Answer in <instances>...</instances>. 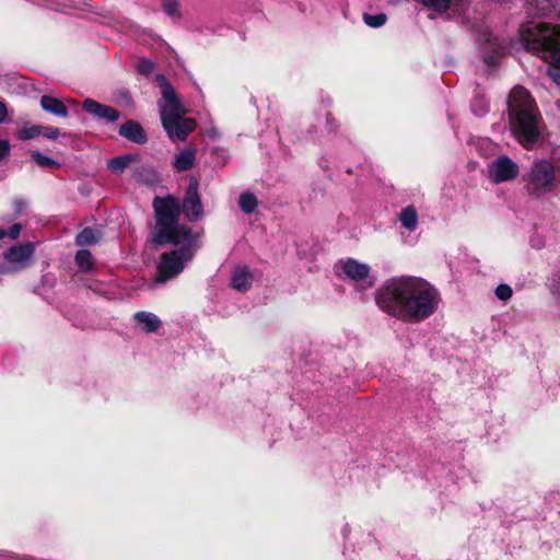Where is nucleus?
<instances>
[{"label": "nucleus", "mask_w": 560, "mask_h": 560, "mask_svg": "<svg viewBox=\"0 0 560 560\" xmlns=\"http://www.w3.org/2000/svg\"><path fill=\"white\" fill-rule=\"evenodd\" d=\"M503 48L500 46L495 49V54L497 55H500L502 52Z\"/></svg>", "instance_id": "obj_36"}, {"label": "nucleus", "mask_w": 560, "mask_h": 560, "mask_svg": "<svg viewBox=\"0 0 560 560\" xmlns=\"http://www.w3.org/2000/svg\"><path fill=\"white\" fill-rule=\"evenodd\" d=\"M33 253L34 247L32 244H21L11 247L4 253V259L11 265V267L8 269H0V272L25 268Z\"/></svg>", "instance_id": "obj_9"}, {"label": "nucleus", "mask_w": 560, "mask_h": 560, "mask_svg": "<svg viewBox=\"0 0 560 560\" xmlns=\"http://www.w3.org/2000/svg\"><path fill=\"white\" fill-rule=\"evenodd\" d=\"M489 177L494 183L509 182L517 177L518 165L513 162L509 156L501 155L492 161L489 166Z\"/></svg>", "instance_id": "obj_8"}, {"label": "nucleus", "mask_w": 560, "mask_h": 560, "mask_svg": "<svg viewBox=\"0 0 560 560\" xmlns=\"http://www.w3.org/2000/svg\"><path fill=\"white\" fill-rule=\"evenodd\" d=\"M149 173H150V175H151V177H152L151 182H153V180L155 179L156 175H155V173H154L153 171H151V170L149 171Z\"/></svg>", "instance_id": "obj_35"}, {"label": "nucleus", "mask_w": 560, "mask_h": 560, "mask_svg": "<svg viewBox=\"0 0 560 560\" xmlns=\"http://www.w3.org/2000/svg\"><path fill=\"white\" fill-rule=\"evenodd\" d=\"M258 206L257 197L249 191L243 192L238 197V207L240 209L246 213L250 214L253 213Z\"/></svg>", "instance_id": "obj_19"}, {"label": "nucleus", "mask_w": 560, "mask_h": 560, "mask_svg": "<svg viewBox=\"0 0 560 560\" xmlns=\"http://www.w3.org/2000/svg\"><path fill=\"white\" fill-rule=\"evenodd\" d=\"M162 8L165 13L171 18H179V3L177 0H164L162 3Z\"/></svg>", "instance_id": "obj_26"}, {"label": "nucleus", "mask_w": 560, "mask_h": 560, "mask_svg": "<svg viewBox=\"0 0 560 560\" xmlns=\"http://www.w3.org/2000/svg\"><path fill=\"white\" fill-rule=\"evenodd\" d=\"M485 61H486L489 66H494V65H495V58H494V57H485Z\"/></svg>", "instance_id": "obj_34"}, {"label": "nucleus", "mask_w": 560, "mask_h": 560, "mask_svg": "<svg viewBox=\"0 0 560 560\" xmlns=\"http://www.w3.org/2000/svg\"><path fill=\"white\" fill-rule=\"evenodd\" d=\"M8 112L5 105L0 102V124L7 118Z\"/></svg>", "instance_id": "obj_33"}, {"label": "nucleus", "mask_w": 560, "mask_h": 560, "mask_svg": "<svg viewBox=\"0 0 560 560\" xmlns=\"http://www.w3.org/2000/svg\"><path fill=\"white\" fill-rule=\"evenodd\" d=\"M375 302L385 313L405 322H422L439 307L440 294L428 281L398 277L386 281L375 292Z\"/></svg>", "instance_id": "obj_1"}, {"label": "nucleus", "mask_w": 560, "mask_h": 560, "mask_svg": "<svg viewBox=\"0 0 560 560\" xmlns=\"http://www.w3.org/2000/svg\"><path fill=\"white\" fill-rule=\"evenodd\" d=\"M253 283V275L245 266H238L231 276V285L233 289L244 292L247 291Z\"/></svg>", "instance_id": "obj_13"}, {"label": "nucleus", "mask_w": 560, "mask_h": 560, "mask_svg": "<svg viewBox=\"0 0 560 560\" xmlns=\"http://www.w3.org/2000/svg\"><path fill=\"white\" fill-rule=\"evenodd\" d=\"M337 270L342 272L346 278L351 280L358 289L364 290L373 287L374 279L371 277L369 265L358 261L353 258L340 260L336 265Z\"/></svg>", "instance_id": "obj_7"}, {"label": "nucleus", "mask_w": 560, "mask_h": 560, "mask_svg": "<svg viewBox=\"0 0 560 560\" xmlns=\"http://www.w3.org/2000/svg\"><path fill=\"white\" fill-rule=\"evenodd\" d=\"M137 68L139 72L149 75L154 70V63L149 59H141L138 62Z\"/></svg>", "instance_id": "obj_30"}, {"label": "nucleus", "mask_w": 560, "mask_h": 560, "mask_svg": "<svg viewBox=\"0 0 560 560\" xmlns=\"http://www.w3.org/2000/svg\"><path fill=\"white\" fill-rule=\"evenodd\" d=\"M156 82L162 92V98L159 101L162 126L172 141H184L195 130L197 122L194 118L184 117L187 109L167 79L159 74L156 75Z\"/></svg>", "instance_id": "obj_5"}, {"label": "nucleus", "mask_w": 560, "mask_h": 560, "mask_svg": "<svg viewBox=\"0 0 560 560\" xmlns=\"http://www.w3.org/2000/svg\"><path fill=\"white\" fill-rule=\"evenodd\" d=\"M66 102H67V103H69V104H72V105H75V104H77V103H75L74 101H72L71 98H67V100H66Z\"/></svg>", "instance_id": "obj_37"}, {"label": "nucleus", "mask_w": 560, "mask_h": 560, "mask_svg": "<svg viewBox=\"0 0 560 560\" xmlns=\"http://www.w3.org/2000/svg\"><path fill=\"white\" fill-rule=\"evenodd\" d=\"M471 108L475 115L482 116L489 110V105L482 98H475Z\"/></svg>", "instance_id": "obj_27"}, {"label": "nucleus", "mask_w": 560, "mask_h": 560, "mask_svg": "<svg viewBox=\"0 0 560 560\" xmlns=\"http://www.w3.org/2000/svg\"><path fill=\"white\" fill-rule=\"evenodd\" d=\"M133 317L145 332H154L161 325L159 317L150 312H137Z\"/></svg>", "instance_id": "obj_15"}, {"label": "nucleus", "mask_w": 560, "mask_h": 560, "mask_svg": "<svg viewBox=\"0 0 560 560\" xmlns=\"http://www.w3.org/2000/svg\"><path fill=\"white\" fill-rule=\"evenodd\" d=\"M96 242H97V235H96L95 231L92 229H89V228L81 231L75 237V243L79 246L91 245Z\"/></svg>", "instance_id": "obj_22"}, {"label": "nucleus", "mask_w": 560, "mask_h": 560, "mask_svg": "<svg viewBox=\"0 0 560 560\" xmlns=\"http://www.w3.org/2000/svg\"><path fill=\"white\" fill-rule=\"evenodd\" d=\"M43 128L39 125H26L18 131L20 140H31L42 135Z\"/></svg>", "instance_id": "obj_21"}, {"label": "nucleus", "mask_w": 560, "mask_h": 560, "mask_svg": "<svg viewBox=\"0 0 560 560\" xmlns=\"http://www.w3.org/2000/svg\"><path fill=\"white\" fill-rule=\"evenodd\" d=\"M119 135L135 143H145L147 136L143 128L135 120H128L119 128Z\"/></svg>", "instance_id": "obj_12"}, {"label": "nucleus", "mask_w": 560, "mask_h": 560, "mask_svg": "<svg viewBox=\"0 0 560 560\" xmlns=\"http://www.w3.org/2000/svg\"><path fill=\"white\" fill-rule=\"evenodd\" d=\"M510 129L525 148L535 143L539 136V117L529 93L515 86L509 97Z\"/></svg>", "instance_id": "obj_4"}, {"label": "nucleus", "mask_w": 560, "mask_h": 560, "mask_svg": "<svg viewBox=\"0 0 560 560\" xmlns=\"http://www.w3.org/2000/svg\"><path fill=\"white\" fill-rule=\"evenodd\" d=\"M183 211L190 221H196L202 215V205L198 195V183L191 180L184 198Z\"/></svg>", "instance_id": "obj_10"}, {"label": "nucleus", "mask_w": 560, "mask_h": 560, "mask_svg": "<svg viewBox=\"0 0 560 560\" xmlns=\"http://www.w3.org/2000/svg\"><path fill=\"white\" fill-rule=\"evenodd\" d=\"M523 179L526 192L537 199L555 192L560 184L557 167L546 159L535 161Z\"/></svg>", "instance_id": "obj_6"}, {"label": "nucleus", "mask_w": 560, "mask_h": 560, "mask_svg": "<svg viewBox=\"0 0 560 560\" xmlns=\"http://www.w3.org/2000/svg\"><path fill=\"white\" fill-rule=\"evenodd\" d=\"M22 226L19 223L13 224L9 231L4 229H0V240L5 236H9L12 240H16L21 233Z\"/></svg>", "instance_id": "obj_28"}, {"label": "nucleus", "mask_w": 560, "mask_h": 560, "mask_svg": "<svg viewBox=\"0 0 560 560\" xmlns=\"http://www.w3.org/2000/svg\"><path fill=\"white\" fill-rule=\"evenodd\" d=\"M363 20H364L365 24L369 25L370 27H380L386 23L387 18L384 13H378V14L365 13L363 15Z\"/></svg>", "instance_id": "obj_25"}, {"label": "nucleus", "mask_w": 560, "mask_h": 560, "mask_svg": "<svg viewBox=\"0 0 560 560\" xmlns=\"http://www.w3.org/2000/svg\"><path fill=\"white\" fill-rule=\"evenodd\" d=\"M31 155L34 159V161L36 162V164L42 167H55V166L59 165L55 160L50 159L49 156H47L38 151L31 152Z\"/></svg>", "instance_id": "obj_24"}, {"label": "nucleus", "mask_w": 560, "mask_h": 560, "mask_svg": "<svg viewBox=\"0 0 560 560\" xmlns=\"http://www.w3.org/2000/svg\"><path fill=\"white\" fill-rule=\"evenodd\" d=\"M195 161V151L186 149L178 153L174 161V166L178 171H187L192 167Z\"/></svg>", "instance_id": "obj_17"}, {"label": "nucleus", "mask_w": 560, "mask_h": 560, "mask_svg": "<svg viewBox=\"0 0 560 560\" xmlns=\"http://www.w3.org/2000/svg\"><path fill=\"white\" fill-rule=\"evenodd\" d=\"M75 262L83 271H88L92 268L93 256L89 250L81 249L75 255Z\"/></svg>", "instance_id": "obj_23"}, {"label": "nucleus", "mask_w": 560, "mask_h": 560, "mask_svg": "<svg viewBox=\"0 0 560 560\" xmlns=\"http://www.w3.org/2000/svg\"><path fill=\"white\" fill-rule=\"evenodd\" d=\"M82 107L90 115L97 117L100 119H104L108 122H113L119 119L120 113L107 105H103L97 103L94 100L86 98L83 101Z\"/></svg>", "instance_id": "obj_11"}, {"label": "nucleus", "mask_w": 560, "mask_h": 560, "mask_svg": "<svg viewBox=\"0 0 560 560\" xmlns=\"http://www.w3.org/2000/svg\"><path fill=\"white\" fill-rule=\"evenodd\" d=\"M495 296L499 300L506 301L512 296V289L508 284H500L495 289Z\"/></svg>", "instance_id": "obj_29"}, {"label": "nucleus", "mask_w": 560, "mask_h": 560, "mask_svg": "<svg viewBox=\"0 0 560 560\" xmlns=\"http://www.w3.org/2000/svg\"><path fill=\"white\" fill-rule=\"evenodd\" d=\"M42 128H43V131H42L40 136H43L47 139L56 140L60 136V130L56 127L42 126Z\"/></svg>", "instance_id": "obj_31"}, {"label": "nucleus", "mask_w": 560, "mask_h": 560, "mask_svg": "<svg viewBox=\"0 0 560 560\" xmlns=\"http://www.w3.org/2000/svg\"><path fill=\"white\" fill-rule=\"evenodd\" d=\"M420 2L436 12H445L447 10H457L462 5H464L467 0H420Z\"/></svg>", "instance_id": "obj_16"}, {"label": "nucleus", "mask_w": 560, "mask_h": 560, "mask_svg": "<svg viewBox=\"0 0 560 560\" xmlns=\"http://www.w3.org/2000/svg\"><path fill=\"white\" fill-rule=\"evenodd\" d=\"M40 107L57 117L66 118L68 117L69 113L68 109L62 101L59 98L49 96V95H43L40 97Z\"/></svg>", "instance_id": "obj_14"}, {"label": "nucleus", "mask_w": 560, "mask_h": 560, "mask_svg": "<svg viewBox=\"0 0 560 560\" xmlns=\"http://www.w3.org/2000/svg\"><path fill=\"white\" fill-rule=\"evenodd\" d=\"M135 159L131 154L117 156L109 160L107 166L113 173H121Z\"/></svg>", "instance_id": "obj_20"}, {"label": "nucleus", "mask_w": 560, "mask_h": 560, "mask_svg": "<svg viewBox=\"0 0 560 560\" xmlns=\"http://www.w3.org/2000/svg\"><path fill=\"white\" fill-rule=\"evenodd\" d=\"M524 48L560 68V26L529 21L518 32ZM552 80L560 85V71L549 72Z\"/></svg>", "instance_id": "obj_3"}, {"label": "nucleus", "mask_w": 560, "mask_h": 560, "mask_svg": "<svg viewBox=\"0 0 560 560\" xmlns=\"http://www.w3.org/2000/svg\"><path fill=\"white\" fill-rule=\"evenodd\" d=\"M399 220L401 225L408 230L413 231L418 225V214L413 207H407L401 210Z\"/></svg>", "instance_id": "obj_18"}, {"label": "nucleus", "mask_w": 560, "mask_h": 560, "mask_svg": "<svg viewBox=\"0 0 560 560\" xmlns=\"http://www.w3.org/2000/svg\"><path fill=\"white\" fill-rule=\"evenodd\" d=\"M153 207L156 219V232L153 235V242L155 244L172 243L178 246V249L162 255L158 266L159 273L155 282H165L179 275L185 264L192 259L197 237L188 226L177 224L179 205L174 197H156Z\"/></svg>", "instance_id": "obj_2"}, {"label": "nucleus", "mask_w": 560, "mask_h": 560, "mask_svg": "<svg viewBox=\"0 0 560 560\" xmlns=\"http://www.w3.org/2000/svg\"><path fill=\"white\" fill-rule=\"evenodd\" d=\"M10 152V143L7 140H0V161Z\"/></svg>", "instance_id": "obj_32"}]
</instances>
